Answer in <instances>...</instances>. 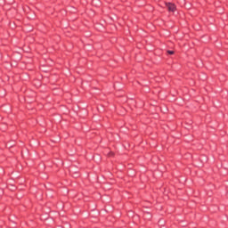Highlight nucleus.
<instances>
[{
	"mask_svg": "<svg viewBox=\"0 0 228 228\" xmlns=\"http://www.w3.org/2000/svg\"><path fill=\"white\" fill-rule=\"evenodd\" d=\"M166 7L167 8L168 12H172L177 10L175 4H173V3H166Z\"/></svg>",
	"mask_w": 228,
	"mask_h": 228,
	"instance_id": "obj_1",
	"label": "nucleus"
},
{
	"mask_svg": "<svg viewBox=\"0 0 228 228\" xmlns=\"http://www.w3.org/2000/svg\"><path fill=\"white\" fill-rule=\"evenodd\" d=\"M167 54H174V51L168 50V51H167Z\"/></svg>",
	"mask_w": 228,
	"mask_h": 228,
	"instance_id": "obj_2",
	"label": "nucleus"
},
{
	"mask_svg": "<svg viewBox=\"0 0 228 228\" xmlns=\"http://www.w3.org/2000/svg\"><path fill=\"white\" fill-rule=\"evenodd\" d=\"M114 155V153L112 152V151H110V153H109V156H113Z\"/></svg>",
	"mask_w": 228,
	"mask_h": 228,
	"instance_id": "obj_3",
	"label": "nucleus"
}]
</instances>
